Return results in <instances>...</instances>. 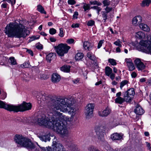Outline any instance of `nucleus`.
<instances>
[{
	"mask_svg": "<svg viewBox=\"0 0 151 151\" xmlns=\"http://www.w3.org/2000/svg\"><path fill=\"white\" fill-rule=\"evenodd\" d=\"M74 103L72 98L57 99L53 101L48 116L43 114L39 115L33 122L53 129L62 137H67L69 133L65 123L72 121L76 114V109L72 107Z\"/></svg>",
	"mask_w": 151,
	"mask_h": 151,
	"instance_id": "1",
	"label": "nucleus"
},
{
	"mask_svg": "<svg viewBox=\"0 0 151 151\" xmlns=\"http://www.w3.org/2000/svg\"><path fill=\"white\" fill-rule=\"evenodd\" d=\"M14 140L18 146L25 147L28 149L34 150L36 151H65L63 147L61 144L53 139L52 148L48 147L45 148L40 147L37 142H32L27 138L22 135L16 134L14 137Z\"/></svg>",
	"mask_w": 151,
	"mask_h": 151,
	"instance_id": "2",
	"label": "nucleus"
},
{
	"mask_svg": "<svg viewBox=\"0 0 151 151\" xmlns=\"http://www.w3.org/2000/svg\"><path fill=\"white\" fill-rule=\"evenodd\" d=\"M4 31L8 37L20 38L25 37L29 34L23 25L17 22H11L6 25Z\"/></svg>",
	"mask_w": 151,
	"mask_h": 151,
	"instance_id": "3",
	"label": "nucleus"
},
{
	"mask_svg": "<svg viewBox=\"0 0 151 151\" xmlns=\"http://www.w3.org/2000/svg\"><path fill=\"white\" fill-rule=\"evenodd\" d=\"M147 39L148 41L141 40L137 48L139 50L151 54V39L149 40L148 37Z\"/></svg>",
	"mask_w": 151,
	"mask_h": 151,
	"instance_id": "4",
	"label": "nucleus"
},
{
	"mask_svg": "<svg viewBox=\"0 0 151 151\" xmlns=\"http://www.w3.org/2000/svg\"><path fill=\"white\" fill-rule=\"evenodd\" d=\"M32 105L30 103H27L23 102V103L18 106L11 105V111L17 112L22 111L28 110L31 108Z\"/></svg>",
	"mask_w": 151,
	"mask_h": 151,
	"instance_id": "5",
	"label": "nucleus"
},
{
	"mask_svg": "<svg viewBox=\"0 0 151 151\" xmlns=\"http://www.w3.org/2000/svg\"><path fill=\"white\" fill-rule=\"evenodd\" d=\"M55 48L58 55L62 56L68 52V50L70 48V47L66 44H60Z\"/></svg>",
	"mask_w": 151,
	"mask_h": 151,
	"instance_id": "6",
	"label": "nucleus"
},
{
	"mask_svg": "<svg viewBox=\"0 0 151 151\" xmlns=\"http://www.w3.org/2000/svg\"><path fill=\"white\" fill-rule=\"evenodd\" d=\"M94 106V104L91 103L89 104L86 106L85 114L87 118H91L93 116Z\"/></svg>",
	"mask_w": 151,
	"mask_h": 151,
	"instance_id": "7",
	"label": "nucleus"
},
{
	"mask_svg": "<svg viewBox=\"0 0 151 151\" xmlns=\"http://www.w3.org/2000/svg\"><path fill=\"white\" fill-rule=\"evenodd\" d=\"M104 128L103 126L99 125L95 128V131L98 138L100 140L103 139L104 137Z\"/></svg>",
	"mask_w": 151,
	"mask_h": 151,
	"instance_id": "8",
	"label": "nucleus"
},
{
	"mask_svg": "<svg viewBox=\"0 0 151 151\" xmlns=\"http://www.w3.org/2000/svg\"><path fill=\"white\" fill-rule=\"evenodd\" d=\"M134 62L136 68L139 71L142 70L146 67L145 65L139 58H136Z\"/></svg>",
	"mask_w": 151,
	"mask_h": 151,
	"instance_id": "9",
	"label": "nucleus"
},
{
	"mask_svg": "<svg viewBox=\"0 0 151 151\" xmlns=\"http://www.w3.org/2000/svg\"><path fill=\"white\" fill-rule=\"evenodd\" d=\"M105 74L108 76H110V78L113 80L115 77V75L112 73V70L111 68L109 67L106 66L105 69Z\"/></svg>",
	"mask_w": 151,
	"mask_h": 151,
	"instance_id": "10",
	"label": "nucleus"
},
{
	"mask_svg": "<svg viewBox=\"0 0 151 151\" xmlns=\"http://www.w3.org/2000/svg\"><path fill=\"white\" fill-rule=\"evenodd\" d=\"M111 111V109L107 107L102 111H99L98 115L101 117H106L110 114Z\"/></svg>",
	"mask_w": 151,
	"mask_h": 151,
	"instance_id": "11",
	"label": "nucleus"
},
{
	"mask_svg": "<svg viewBox=\"0 0 151 151\" xmlns=\"http://www.w3.org/2000/svg\"><path fill=\"white\" fill-rule=\"evenodd\" d=\"M142 18L140 16L137 15L134 17L132 20V24L135 26L139 25L142 21Z\"/></svg>",
	"mask_w": 151,
	"mask_h": 151,
	"instance_id": "12",
	"label": "nucleus"
},
{
	"mask_svg": "<svg viewBox=\"0 0 151 151\" xmlns=\"http://www.w3.org/2000/svg\"><path fill=\"white\" fill-rule=\"evenodd\" d=\"M93 46V45L88 41H86L83 42V47L85 50H91L92 49Z\"/></svg>",
	"mask_w": 151,
	"mask_h": 151,
	"instance_id": "13",
	"label": "nucleus"
},
{
	"mask_svg": "<svg viewBox=\"0 0 151 151\" xmlns=\"http://www.w3.org/2000/svg\"><path fill=\"white\" fill-rule=\"evenodd\" d=\"M122 134L116 133L111 135V138L113 140H120L122 138Z\"/></svg>",
	"mask_w": 151,
	"mask_h": 151,
	"instance_id": "14",
	"label": "nucleus"
},
{
	"mask_svg": "<svg viewBox=\"0 0 151 151\" xmlns=\"http://www.w3.org/2000/svg\"><path fill=\"white\" fill-rule=\"evenodd\" d=\"M52 81L54 83L59 82L60 79V76L57 73H54L51 78Z\"/></svg>",
	"mask_w": 151,
	"mask_h": 151,
	"instance_id": "15",
	"label": "nucleus"
},
{
	"mask_svg": "<svg viewBox=\"0 0 151 151\" xmlns=\"http://www.w3.org/2000/svg\"><path fill=\"white\" fill-rule=\"evenodd\" d=\"M11 104H7L3 102L0 100V108L6 109L8 111H11Z\"/></svg>",
	"mask_w": 151,
	"mask_h": 151,
	"instance_id": "16",
	"label": "nucleus"
},
{
	"mask_svg": "<svg viewBox=\"0 0 151 151\" xmlns=\"http://www.w3.org/2000/svg\"><path fill=\"white\" fill-rule=\"evenodd\" d=\"M134 111L136 114L139 115H142L144 112V110L139 105H137Z\"/></svg>",
	"mask_w": 151,
	"mask_h": 151,
	"instance_id": "17",
	"label": "nucleus"
},
{
	"mask_svg": "<svg viewBox=\"0 0 151 151\" xmlns=\"http://www.w3.org/2000/svg\"><path fill=\"white\" fill-rule=\"evenodd\" d=\"M40 139L42 141L45 142L49 141L50 139V135L48 134L43 135L40 136Z\"/></svg>",
	"mask_w": 151,
	"mask_h": 151,
	"instance_id": "18",
	"label": "nucleus"
},
{
	"mask_svg": "<svg viewBox=\"0 0 151 151\" xmlns=\"http://www.w3.org/2000/svg\"><path fill=\"white\" fill-rule=\"evenodd\" d=\"M140 29L144 31L149 32L150 29L147 25L144 23H141L139 25Z\"/></svg>",
	"mask_w": 151,
	"mask_h": 151,
	"instance_id": "19",
	"label": "nucleus"
},
{
	"mask_svg": "<svg viewBox=\"0 0 151 151\" xmlns=\"http://www.w3.org/2000/svg\"><path fill=\"white\" fill-rule=\"evenodd\" d=\"M55 53H50L46 56V59L48 61L50 62L51 60L55 57Z\"/></svg>",
	"mask_w": 151,
	"mask_h": 151,
	"instance_id": "20",
	"label": "nucleus"
},
{
	"mask_svg": "<svg viewBox=\"0 0 151 151\" xmlns=\"http://www.w3.org/2000/svg\"><path fill=\"white\" fill-rule=\"evenodd\" d=\"M87 57L90 60L95 61L96 60V58L95 55L91 52H89L87 54Z\"/></svg>",
	"mask_w": 151,
	"mask_h": 151,
	"instance_id": "21",
	"label": "nucleus"
},
{
	"mask_svg": "<svg viewBox=\"0 0 151 151\" xmlns=\"http://www.w3.org/2000/svg\"><path fill=\"white\" fill-rule=\"evenodd\" d=\"M132 96H130L128 94L126 95V93L125 92L124 94V101L127 102H130L131 101L132 99Z\"/></svg>",
	"mask_w": 151,
	"mask_h": 151,
	"instance_id": "22",
	"label": "nucleus"
},
{
	"mask_svg": "<svg viewBox=\"0 0 151 151\" xmlns=\"http://www.w3.org/2000/svg\"><path fill=\"white\" fill-rule=\"evenodd\" d=\"M70 67L69 65H64L60 68L61 71L65 72H69L70 70Z\"/></svg>",
	"mask_w": 151,
	"mask_h": 151,
	"instance_id": "23",
	"label": "nucleus"
},
{
	"mask_svg": "<svg viewBox=\"0 0 151 151\" xmlns=\"http://www.w3.org/2000/svg\"><path fill=\"white\" fill-rule=\"evenodd\" d=\"M136 36L139 39H142L145 38V34L142 31H139L136 33Z\"/></svg>",
	"mask_w": 151,
	"mask_h": 151,
	"instance_id": "24",
	"label": "nucleus"
},
{
	"mask_svg": "<svg viewBox=\"0 0 151 151\" xmlns=\"http://www.w3.org/2000/svg\"><path fill=\"white\" fill-rule=\"evenodd\" d=\"M83 57V53L81 52L78 53L75 55V59L77 60H81Z\"/></svg>",
	"mask_w": 151,
	"mask_h": 151,
	"instance_id": "25",
	"label": "nucleus"
},
{
	"mask_svg": "<svg viewBox=\"0 0 151 151\" xmlns=\"http://www.w3.org/2000/svg\"><path fill=\"white\" fill-rule=\"evenodd\" d=\"M114 101L116 103H118L119 104H122L124 101V98L121 97L116 98Z\"/></svg>",
	"mask_w": 151,
	"mask_h": 151,
	"instance_id": "26",
	"label": "nucleus"
},
{
	"mask_svg": "<svg viewBox=\"0 0 151 151\" xmlns=\"http://www.w3.org/2000/svg\"><path fill=\"white\" fill-rule=\"evenodd\" d=\"M126 95L128 94L133 98V95L135 93L134 89L132 88H130L127 91L125 92Z\"/></svg>",
	"mask_w": 151,
	"mask_h": 151,
	"instance_id": "27",
	"label": "nucleus"
},
{
	"mask_svg": "<svg viewBox=\"0 0 151 151\" xmlns=\"http://www.w3.org/2000/svg\"><path fill=\"white\" fill-rule=\"evenodd\" d=\"M151 3L150 0H145L142 1L141 4L142 6H148Z\"/></svg>",
	"mask_w": 151,
	"mask_h": 151,
	"instance_id": "28",
	"label": "nucleus"
},
{
	"mask_svg": "<svg viewBox=\"0 0 151 151\" xmlns=\"http://www.w3.org/2000/svg\"><path fill=\"white\" fill-rule=\"evenodd\" d=\"M37 10L42 13H43L45 14H46V12L45 11L43 7L40 5H38L37 6Z\"/></svg>",
	"mask_w": 151,
	"mask_h": 151,
	"instance_id": "29",
	"label": "nucleus"
},
{
	"mask_svg": "<svg viewBox=\"0 0 151 151\" xmlns=\"http://www.w3.org/2000/svg\"><path fill=\"white\" fill-rule=\"evenodd\" d=\"M129 71H132L135 69V66L133 62L127 65Z\"/></svg>",
	"mask_w": 151,
	"mask_h": 151,
	"instance_id": "30",
	"label": "nucleus"
},
{
	"mask_svg": "<svg viewBox=\"0 0 151 151\" xmlns=\"http://www.w3.org/2000/svg\"><path fill=\"white\" fill-rule=\"evenodd\" d=\"M110 121V124L112 128L115 127L118 125V124L116 122V119H114L113 121L111 120Z\"/></svg>",
	"mask_w": 151,
	"mask_h": 151,
	"instance_id": "31",
	"label": "nucleus"
},
{
	"mask_svg": "<svg viewBox=\"0 0 151 151\" xmlns=\"http://www.w3.org/2000/svg\"><path fill=\"white\" fill-rule=\"evenodd\" d=\"M128 81L127 80L123 81L120 83V88L121 89L123 87L128 83Z\"/></svg>",
	"mask_w": 151,
	"mask_h": 151,
	"instance_id": "32",
	"label": "nucleus"
},
{
	"mask_svg": "<svg viewBox=\"0 0 151 151\" xmlns=\"http://www.w3.org/2000/svg\"><path fill=\"white\" fill-rule=\"evenodd\" d=\"M122 42L120 41V40H119V39H118L116 41L114 42V44L118 46V47H122Z\"/></svg>",
	"mask_w": 151,
	"mask_h": 151,
	"instance_id": "33",
	"label": "nucleus"
},
{
	"mask_svg": "<svg viewBox=\"0 0 151 151\" xmlns=\"http://www.w3.org/2000/svg\"><path fill=\"white\" fill-rule=\"evenodd\" d=\"M89 151H99L97 149L93 146H90L88 148Z\"/></svg>",
	"mask_w": 151,
	"mask_h": 151,
	"instance_id": "34",
	"label": "nucleus"
},
{
	"mask_svg": "<svg viewBox=\"0 0 151 151\" xmlns=\"http://www.w3.org/2000/svg\"><path fill=\"white\" fill-rule=\"evenodd\" d=\"M90 3L91 4L93 5H97L98 6H100L102 4L101 3L97 1H91L90 2Z\"/></svg>",
	"mask_w": 151,
	"mask_h": 151,
	"instance_id": "35",
	"label": "nucleus"
},
{
	"mask_svg": "<svg viewBox=\"0 0 151 151\" xmlns=\"http://www.w3.org/2000/svg\"><path fill=\"white\" fill-rule=\"evenodd\" d=\"M9 59L10 60V63L12 65H15L16 64V61L14 57H11Z\"/></svg>",
	"mask_w": 151,
	"mask_h": 151,
	"instance_id": "36",
	"label": "nucleus"
},
{
	"mask_svg": "<svg viewBox=\"0 0 151 151\" xmlns=\"http://www.w3.org/2000/svg\"><path fill=\"white\" fill-rule=\"evenodd\" d=\"M108 61L112 65H115L116 64V60L113 59H109Z\"/></svg>",
	"mask_w": 151,
	"mask_h": 151,
	"instance_id": "37",
	"label": "nucleus"
},
{
	"mask_svg": "<svg viewBox=\"0 0 151 151\" xmlns=\"http://www.w3.org/2000/svg\"><path fill=\"white\" fill-rule=\"evenodd\" d=\"M124 61L127 65L132 62V59L130 58H126L124 60Z\"/></svg>",
	"mask_w": 151,
	"mask_h": 151,
	"instance_id": "38",
	"label": "nucleus"
},
{
	"mask_svg": "<svg viewBox=\"0 0 151 151\" xmlns=\"http://www.w3.org/2000/svg\"><path fill=\"white\" fill-rule=\"evenodd\" d=\"M39 38V36H38V35H37L36 36H33L30 38V39L29 40V42H31L35 40L38 39Z\"/></svg>",
	"mask_w": 151,
	"mask_h": 151,
	"instance_id": "39",
	"label": "nucleus"
},
{
	"mask_svg": "<svg viewBox=\"0 0 151 151\" xmlns=\"http://www.w3.org/2000/svg\"><path fill=\"white\" fill-rule=\"evenodd\" d=\"M74 40L72 38H70L67 39L66 42L69 44H74Z\"/></svg>",
	"mask_w": 151,
	"mask_h": 151,
	"instance_id": "40",
	"label": "nucleus"
},
{
	"mask_svg": "<svg viewBox=\"0 0 151 151\" xmlns=\"http://www.w3.org/2000/svg\"><path fill=\"white\" fill-rule=\"evenodd\" d=\"M59 33L58 34L59 36L61 37H63L64 36V33L63 29L62 28H60L59 29Z\"/></svg>",
	"mask_w": 151,
	"mask_h": 151,
	"instance_id": "41",
	"label": "nucleus"
},
{
	"mask_svg": "<svg viewBox=\"0 0 151 151\" xmlns=\"http://www.w3.org/2000/svg\"><path fill=\"white\" fill-rule=\"evenodd\" d=\"M84 5L83 6V8L85 11H86L87 10L89 9L90 8V5L88 4H87L85 3H83Z\"/></svg>",
	"mask_w": 151,
	"mask_h": 151,
	"instance_id": "42",
	"label": "nucleus"
},
{
	"mask_svg": "<svg viewBox=\"0 0 151 151\" xmlns=\"http://www.w3.org/2000/svg\"><path fill=\"white\" fill-rule=\"evenodd\" d=\"M102 17L104 18V20L105 22L106 19H107V13L105 12H102Z\"/></svg>",
	"mask_w": 151,
	"mask_h": 151,
	"instance_id": "43",
	"label": "nucleus"
},
{
	"mask_svg": "<svg viewBox=\"0 0 151 151\" xmlns=\"http://www.w3.org/2000/svg\"><path fill=\"white\" fill-rule=\"evenodd\" d=\"M49 32L51 35H54L56 33V30L55 29L52 28L50 29Z\"/></svg>",
	"mask_w": 151,
	"mask_h": 151,
	"instance_id": "44",
	"label": "nucleus"
},
{
	"mask_svg": "<svg viewBox=\"0 0 151 151\" xmlns=\"http://www.w3.org/2000/svg\"><path fill=\"white\" fill-rule=\"evenodd\" d=\"M103 3L104 4V6H109L110 4V1L109 0H104L103 1Z\"/></svg>",
	"mask_w": 151,
	"mask_h": 151,
	"instance_id": "45",
	"label": "nucleus"
},
{
	"mask_svg": "<svg viewBox=\"0 0 151 151\" xmlns=\"http://www.w3.org/2000/svg\"><path fill=\"white\" fill-rule=\"evenodd\" d=\"M104 42V40H101L99 42L97 46V48L98 49L100 48L102 45V44Z\"/></svg>",
	"mask_w": 151,
	"mask_h": 151,
	"instance_id": "46",
	"label": "nucleus"
},
{
	"mask_svg": "<svg viewBox=\"0 0 151 151\" xmlns=\"http://www.w3.org/2000/svg\"><path fill=\"white\" fill-rule=\"evenodd\" d=\"M94 21L93 20H91L88 22L87 25L89 26H92L94 24Z\"/></svg>",
	"mask_w": 151,
	"mask_h": 151,
	"instance_id": "47",
	"label": "nucleus"
},
{
	"mask_svg": "<svg viewBox=\"0 0 151 151\" xmlns=\"http://www.w3.org/2000/svg\"><path fill=\"white\" fill-rule=\"evenodd\" d=\"M6 1L9 3H11L12 5H14L16 2V0H4Z\"/></svg>",
	"mask_w": 151,
	"mask_h": 151,
	"instance_id": "48",
	"label": "nucleus"
},
{
	"mask_svg": "<svg viewBox=\"0 0 151 151\" xmlns=\"http://www.w3.org/2000/svg\"><path fill=\"white\" fill-rule=\"evenodd\" d=\"M112 9V8L111 7L107 6L105 9V10L106 11L105 12L107 13L111 11Z\"/></svg>",
	"mask_w": 151,
	"mask_h": 151,
	"instance_id": "49",
	"label": "nucleus"
},
{
	"mask_svg": "<svg viewBox=\"0 0 151 151\" xmlns=\"http://www.w3.org/2000/svg\"><path fill=\"white\" fill-rule=\"evenodd\" d=\"M68 3L69 4L73 5L76 2L74 0H68Z\"/></svg>",
	"mask_w": 151,
	"mask_h": 151,
	"instance_id": "50",
	"label": "nucleus"
},
{
	"mask_svg": "<svg viewBox=\"0 0 151 151\" xmlns=\"http://www.w3.org/2000/svg\"><path fill=\"white\" fill-rule=\"evenodd\" d=\"M79 26V24L78 23H73L71 26L72 28H77Z\"/></svg>",
	"mask_w": 151,
	"mask_h": 151,
	"instance_id": "51",
	"label": "nucleus"
},
{
	"mask_svg": "<svg viewBox=\"0 0 151 151\" xmlns=\"http://www.w3.org/2000/svg\"><path fill=\"white\" fill-rule=\"evenodd\" d=\"M78 12H74V14L73 15V17L74 19H76L78 18Z\"/></svg>",
	"mask_w": 151,
	"mask_h": 151,
	"instance_id": "52",
	"label": "nucleus"
},
{
	"mask_svg": "<svg viewBox=\"0 0 151 151\" xmlns=\"http://www.w3.org/2000/svg\"><path fill=\"white\" fill-rule=\"evenodd\" d=\"M137 74L134 72H132L131 74V77L132 78H135L137 76Z\"/></svg>",
	"mask_w": 151,
	"mask_h": 151,
	"instance_id": "53",
	"label": "nucleus"
},
{
	"mask_svg": "<svg viewBox=\"0 0 151 151\" xmlns=\"http://www.w3.org/2000/svg\"><path fill=\"white\" fill-rule=\"evenodd\" d=\"M22 65H23V67L27 68L29 67V65L28 63H24Z\"/></svg>",
	"mask_w": 151,
	"mask_h": 151,
	"instance_id": "54",
	"label": "nucleus"
},
{
	"mask_svg": "<svg viewBox=\"0 0 151 151\" xmlns=\"http://www.w3.org/2000/svg\"><path fill=\"white\" fill-rule=\"evenodd\" d=\"M36 48L39 49H42V46L41 44L37 45H36Z\"/></svg>",
	"mask_w": 151,
	"mask_h": 151,
	"instance_id": "55",
	"label": "nucleus"
},
{
	"mask_svg": "<svg viewBox=\"0 0 151 151\" xmlns=\"http://www.w3.org/2000/svg\"><path fill=\"white\" fill-rule=\"evenodd\" d=\"M7 4L6 3H4L2 4L1 5V7L3 8H5L6 7Z\"/></svg>",
	"mask_w": 151,
	"mask_h": 151,
	"instance_id": "56",
	"label": "nucleus"
},
{
	"mask_svg": "<svg viewBox=\"0 0 151 151\" xmlns=\"http://www.w3.org/2000/svg\"><path fill=\"white\" fill-rule=\"evenodd\" d=\"M79 81V80L78 78H77L73 80V82L74 83H77Z\"/></svg>",
	"mask_w": 151,
	"mask_h": 151,
	"instance_id": "57",
	"label": "nucleus"
},
{
	"mask_svg": "<svg viewBox=\"0 0 151 151\" xmlns=\"http://www.w3.org/2000/svg\"><path fill=\"white\" fill-rule=\"evenodd\" d=\"M121 47H118L116 48V52H121V50L120 49Z\"/></svg>",
	"mask_w": 151,
	"mask_h": 151,
	"instance_id": "58",
	"label": "nucleus"
},
{
	"mask_svg": "<svg viewBox=\"0 0 151 151\" xmlns=\"http://www.w3.org/2000/svg\"><path fill=\"white\" fill-rule=\"evenodd\" d=\"M146 143L147 145V147L148 149L150 150L151 147L150 143L148 142H146Z\"/></svg>",
	"mask_w": 151,
	"mask_h": 151,
	"instance_id": "59",
	"label": "nucleus"
},
{
	"mask_svg": "<svg viewBox=\"0 0 151 151\" xmlns=\"http://www.w3.org/2000/svg\"><path fill=\"white\" fill-rule=\"evenodd\" d=\"M121 92H120L117 93L116 94V96L117 98L118 97H121Z\"/></svg>",
	"mask_w": 151,
	"mask_h": 151,
	"instance_id": "60",
	"label": "nucleus"
},
{
	"mask_svg": "<svg viewBox=\"0 0 151 151\" xmlns=\"http://www.w3.org/2000/svg\"><path fill=\"white\" fill-rule=\"evenodd\" d=\"M27 52L28 53L30 54L31 56H32L33 55V53L32 51L30 50H27Z\"/></svg>",
	"mask_w": 151,
	"mask_h": 151,
	"instance_id": "61",
	"label": "nucleus"
},
{
	"mask_svg": "<svg viewBox=\"0 0 151 151\" xmlns=\"http://www.w3.org/2000/svg\"><path fill=\"white\" fill-rule=\"evenodd\" d=\"M145 81L146 78H141L139 80L140 82L142 83L145 82Z\"/></svg>",
	"mask_w": 151,
	"mask_h": 151,
	"instance_id": "62",
	"label": "nucleus"
},
{
	"mask_svg": "<svg viewBox=\"0 0 151 151\" xmlns=\"http://www.w3.org/2000/svg\"><path fill=\"white\" fill-rule=\"evenodd\" d=\"M96 10L97 11L98 14H99V12L101 10V9L100 7H98Z\"/></svg>",
	"mask_w": 151,
	"mask_h": 151,
	"instance_id": "63",
	"label": "nucleus"
},
{
	"mask_svg": "<svg viewBox=\"0 0 151 151\" xmlns=\"http://www.w3.org/2000/svg\"><path fill=\"white\" fill-rule=\"evenodd\" d=\"M50 40L52 42H54L56 41V39L54 38L53 37H50Z\"/></svg>",
	"mask_w": 151,
	"mask_h": 151,
	"instance_id": "64",
	"label": "nucleus"
}]
</instances>
